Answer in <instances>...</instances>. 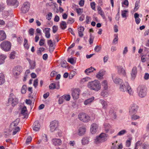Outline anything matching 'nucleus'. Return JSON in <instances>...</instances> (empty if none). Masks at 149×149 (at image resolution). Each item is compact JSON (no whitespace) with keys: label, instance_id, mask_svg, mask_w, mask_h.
Returning <instances> with one entry per match:
<instances>
[{"label":"nucleus","instance_id":"1","mask_svg":"<svg viewBox=\"0 0 149 149\" xmlns=\"http://www.w3.org/2000/svg\"><path fill=\"white\" fill-rule=\"evenodd\" d=\"M87 87L90 90L98 91L101 89V84L97 80H95L89 82L87 84Z\"/></svg>","mask_w":149,"mask_h":149},{"label":"nucleus","instance_id":"2","mask_svg":"<svg viewBox=\"0 0 149 149\" xmlns=\"http://www.w3.org/2000/svg\"><path fill=\"white\" fill-rule=\"evenodd\" d=\"M120 89L121 91L124 92L126 91L130 95H132V94L131 88L127 82H125V84H123L121 83Z\"/></svg>","mask_w":149,"mask_h":149},{"label":"nucleus","instance_id":"3","mask_svg":"<svg viewBox=\"0 0 149 149\" xmlns=\"http://www.w3.org/2000/svg\"><path fill=\"white\" fill-rule=\"evenodd\" d=\"M7 106H9L11 104L14 107L17 104L18 100L15 97L13 94L11 93L9 96Z\"/></svg>","mask_w":149,"mask_h":149},{"label":"nucleus","instance_id":"4","mask_svg":"<svg viewBox=\"0 0 149 149\" xmlns=\"http://www.w3.org/2000/svg\"><path fill=\"white\" fill-rule=\"evenodd\" d=\"M107 139V135L104 133H102L99 136H97L95 139V142L98 143L104 142Z\"/></svg>","mask_w":149,"mask_h":149},{"label":"nucleus","instance_id":"5","mask_svg":"<svg viewBox=\"0 0 149 149\" xmlns=\"http://www.w3.org/2000/svg\"><path fill=\"white\" fill-rule=\"evenodd\" d=\"M1 48L5 51H8L10 50L11 47V43L7 41H4L0 45Z\"/></svg>","mask_w":149,"mask_h":149},{"label":"nucleus","instance_id":"6","mask_svg":"<svg viewBox=\"0 0 149 149\" xmlns=\"http://www.w3.org/2000/svg\"><path fill=\"white\" fill-rule=\"evenodd\" d=\"M137 90L139 92V95L141 97H143L146 96L147 93V88L143 86H139Z\"/></svg>","mask_w":149,"mask_h":149},{"label":"nucleus","instance_id":"7","mask_svg":"<svg viewBox=\"0 0 149 149\" xmlns=\"http://www.w3.org/2000/svg\"><path fill=\"white\" fill-rule=\"evenodd\" d=\"M78 118L81 121L85 123L88 122L90 120V117L88 115L83 113L78 115Z\"/></svg>","mask_w":149,"mask_h":149},{"label":"nucleus","instance_id":"8","mask_svg":"<svg viewBox=\"0 0 149 149\" xmlns=\"http://www.w3.org/2000/svg\"><path fill=\"white\" fill-rule=\"evenodd\" d=\"M30 4L28 2H24L22 5L21 10L23 13H25L27 12L29 10Z\"/></svg>","mask_w":149,"mask_h":149},{"label":"nucleus","instance_id":"9","mask_svg":"<svg viewBox=\"0 0 149 149\" xmlns=\"http://www.w3.org/2000/svg\"><path fill=\"white\" fill-rule=\"evenodd\" d=\"M58 126V122L56 120L53 121L50 125V129L51 132H54L57 130Z\"/></svg>","mask_w":149,"mask_h":149},{"label":"nucleus","instance_id":"10","mask_svg":"<svg viewBox=\"0 0 149 149\" xmlns=\"http://www.w3.org/2000/svg\"><path fill=\"white\" fill-rule=\"evenodd\" d=\"M138 109V107L137 105L135 104H133L130 106L129 110V113L130 114L133 115L136 113Z\"/></svg>","mask_w":149,"mask_h":149},{"label":"nucleus","instance_id":"11","mask_svg":"<svg viewBox=\"0 0 149 149\" xmlns=\"http://www.w3.org/2000/svg\"><path fill=\"white\" fill-rule=\"evenodd\" d=\"M80 93V90L78 88H76L72 91V95L74 100L77 99L79 98Z\"/></svg>","mask_w":149,"mask_h":149},{"label":"nucleus","instance_id":"12","mask_svg":"<svg viewBox=\"0 0 149 149\" xmlns=\"http://www.w3.org/2000/svg\"><path fill=\"white\" fill-rule=\"evenodd\" d=\"M22 71V67L19 66L15 67L13 69V73L14 75H19Z\"/></svg>","mask_w":149,"mask_h":149},{"label":"nucleus","instance_id":"13","mask_svg":"<svg viewBox=\"0 0 149 149\" xmlns=\"http://www.w3.org/2000/svg\"><path fill=\"white\" fill-rule=\"evenodd\" d=\"M6 2L8 5L13 6L15 8L19 6V3L17 0H7Z\"/></svg>","mask_w":149,"mask_h":149},{"label":"nucleus","instance_id":"14","mask_svg":"<svg viewBox=\"0 0 149 149\" xmlns=\"http://www.w3.org/2000/svg\"><path fill=\"white\" fill-rule=\"evenodd\" d=\"M98 125L95 123H93L91 126V132L92 134L95 133L97 131Z\"/></svg>","mask_w":149,"mask_h":149},{"label":"nucleus","instance_id":"15","mask_svg":"<svg viewBox=\"0 0 149 149\" xmlns=\"http://www.w3.org/2000/svg\"><path fill=\"white\" fill-rule=\"evenodd\" d=\"M33 129L35 131H37L39 130L40 125L38 121L37 120L34 123L33 126Z\"/></svg>","mask_w":149,"mask_h":149},{"label":"nucleus","instance_id":"16","mask_svg":"<svg viewBox=\"0 0 149 149\" xmlns=\"http://www.w3.org/2000/svg\"><path fill=\"white\" fill-rule=\"evenodd\" d=\"M137 73V68L136 67H134L132 70L131 74V79L134 80L135 78Z\"/></svg>","mask_w":149,"mask_h":149},{"label":"nucleus","instance_id":"17","mask_svg":"<svg viewBox=\"0 0 149 149\" xmlns=\"http://www.w3.org/2000/svg\"><path fill=\"white\" fill-rule=\"evenodd\" d=\"M52 141L53 144L57 146H60L62 142V141L60 139L57 138L53 139Z\"/></svg>","mask_w":149,"mask_h":149},{"label":"nucleus","instance_id":"18","mask_svg":"<svg viewBox=\"0 0 149 149\" xmlns=\"http://www.w3.org/2000/svg\"><path fill=\"white\" fill-rule=\"evenodd\" d=\"M118 73L120 75L125 76L126 74L125 70L122 66H118L117 67Z\"/></svg>","mask_w":149,"mask_h":149},{"label":"nucleus","instance_id":"19","mask_svg":"<svg viewBox=\"0 0 149 149\" xmlns=\"http://www.w3.org/2000/svg\"><path fill=\"white\" fill-rule=\"evenodd\" d=\"M86 132V128L85 127H80L78 131V134L80 136L84 135Z\"/></svg>","mask_w":149,"mask_h":149},{"label":"nucleus","instance_id":"20","mask_svg":"<svg viewBox=\"0 0 149 149\" xmlns=\"http://www.w3.org/2000/svg\"><path fill=\"white\" fill-rule=\"evenodd\" d=\"M19 122L18 119H17L15 120L10 125V129H14L16 127H19L17 126Z\"/></svg>","mask_w":149,"mask_h":149},{"label":"nucleus","instance_id":"21","mask_svg":"<svg viewBox=\"0 0 149 149\" xmlns=\"http://www.w3.org/2000/svg\"><path fill=\"white\" fill-rule=\"evenodd\" d=\"M94 99V97H92L86 100L84 102V104L85 105L90 104L91 102L93 101Z\"/></svg>","mask_w":149,"mask_h":149},{"label":"nucleus","instance_id":"22","mask_svg":"<svg viewBox=\"0 0 149 149\" xmlns=\"http://www.w3.org/2000/svg\"><path fill=\"white\" fill-rule=\"evenodd\" d=\"M99 102L102 104V108L104 109H107L108 107V103L107 102L103 99H101L99 100Z\"/></svg>","mask_w":149,"mask_h":149},{"label":"nucleus","instance_id":"23","mask_svg":"<svg viewBox=\"0 0 149 149\" xmlns=\"http://www.w3.org/2000/svg\"><path fill=\"white\" fill-rule=\"evenodd\" d=\"M6 38V36L5 32L3 31H0V42L5 39Z\"/></svg>","mask_w":149,"mask_h":149},{"label":"nucleus","instance_id":"24","mask_svg":"<svg viewBox=\"0 0 149 149\" xmlns=\"http://www.w3.org/2000/svg\"><path fill=\"white\" fill-rule=\"evenodd\" d=\"M45 31V36L47 38H50V29L49 28H45L44 30Z\"/></svg>","mask_w":149,"mask_h":149},{"label":"nucleus","instance_id":"25","mask_svg":"<svg viewBox=\"0 0 149 149\" xmlns=\"http://www.w3.org/2000/svg\"><path fill=\"white\" fill-rule=\"evenodd\" d=\"M6 55L4 54H0V65L3 64L6 58Z\"/></svg>","mask_w":149,"mask_h":149},{"label":"nucleus","instance_id":"26","mask_svg":"<svg viewBox=\"0 0 149 149\" xmlns=\"http://www.w3.org/2000/svg\"><path fill=\"white\" fill-rule=\"evenodd\" d=\"M94 70H95V69L93 67H91L90 68H89L85 70V72L88 75L89 73L93 72Z\"/></svg>","mask_w":149,"mask_h":149},{"label":"nucleus","instance_id":"27","mask_svg":"<svg viewBox=\"0 0 149 149\" xmlns=\"http://www.w3.org/2000/svg\"><path fill=\"white\" fill-rule=\"evenodd\" d=\"M67 23L64 21H62L60 24V26L61 29L64 30L66 28Z\"/></svg>","mask_w":149,"mask_h":149},{"label":"nucleus","instance_id":"28","mask_svg":"<svg viewBox=\"0 0 149 149\" xmlns=\"http://www.w3.org/2000/svg\"><path fill=\"white\" fill-rule=\"evenodd\" d=\"M139 14L137 13H135L134 14V17L135 19V21L137 24H139L140 21V19L139 18Z\"/></svg>","mask_w":149,"mask_h":149},{"label":"nucleus","instance_id":"29","mask_svg":"<svg viewBox=\"0 0 149 149\" xmlns=\"http://www.w3.org/2000/svg\"><path fill=\"white\" fill-rule=\"evenodd\" d=\"M5 82L4 76L3 73H0V85L3 84Z\"/></svg>","mask_w":149,"mask_h":149},{"label":"nucleus","instance_id":"30","mask_svg":"<svg viewBox=\"0 0 149 149\" xmlns=\"http://www.w3.org/2000/svg\"><path fill=\"white\" fill-rule=\"evenodd\" d=\"M102 85L104 90H107L108 89V86L107 81H103L102 82Z\"/></svg>","mask_w":149,"mask_h":149},{"label":"nucleus","instance_id":"31","mask_svg":"<svg viewBox=\"0 0 149 149\" xmlns=\"http://www.w3.org/2000/svg\"><path fill=\"white\" fill-rule=\"evenodd\" d=\"M89 138L87 137H85L83 138L82 140V144L84 145L88 144L89 142Z\"/></svg>","mask_w":149,"mask_h":149},{"label":"nucleus","instance_id":"32","mask_svg":"<svg viewBox=\"0 0 149 149\" xmlns=\"http://www.w3.org/2000/svg\"><path fill=\"white\" fill-rule=\"evenodd\" d=\"M11 131H13V135L15 134L17 132L20 130L19 127H16L14 129H10Z\"/></svg>","mask_w":149,"mask_h":149},{"label":"nucleus","instance_id":"33","mask_svg":"<svg viewBox=\"0 0 149 149\" xmlns=\"http://www.w3.org/2000/svg\"><path fill=\"white\" fill-rule=\"evenodd\" d=\"M113 81L116 84H120V83H121L123 81V80L121 79L118 77L115 78L114 79H113Z\"/></svg>","mask_w":149,"mask_h":149},{"label":"nucleus","instance_id":"34","mask_svg":"<svg viewBox=\"0 0 149 149\" xmlns=\"http://www.w3.org/2000/svg\"><path fill=\"white\" fill-rule=\"evenodd\" d=\"M109 113L113 118L114 119L116 118V113L115 112H114L113 110H110L109 111Z\"/></svg>","mask_w":149,"mask_h":149},{"label":"nucleus","instance_id":"35","mask_svg":"<svg viewBox=\"0 0 149 149\" xmlns=\"http://www.w3.org/2000/svg\"><path fill=\"white\" fill-rule=\"evenodd\" d=\"M104 72L102 70L100 71L97 74L96 77L98 78H100L101 77L104 76Z\"/></svg>","mask_w":149,"mask_h":149},{"label":"nucleus","instance_id":"36","mask_svg":"<svg viewBox=\"0 0 149 149\" xmlns=\"http://www.w3.org/2000/svg\"><path fill=\"white\" fill-rule=\"evenodd\" d=\"M139 2L136 1L135 3V7L134 9V12L136 11L139 7Z\"/></svg>","mask_w":149,"mask_h":149},{"label":"nucleus","instance_id":"37","mask_svg":"<svg viewBox=\"0 0 149 149\" xmlns=\"http://www.w3.org/2000/svg\"><path fill=\"white\" fill-rule=\"evenodd\" d=\"M45 50V48L43 47L39 48V49L37 51V53L39 55H42V52H43Z\"/></svg>","mask_w":149,"mask_h":149},{"label":"nucleus","instance_id":"38","mask_svg":"<svg viewBox=\"0 0 149 149\" xmlns=\"http://www.w3.org/2000/svg\"><path fill=\"white\" fill-rule=\"evenodd\" d=\"M27 109L26 107L25 106H24L21 109V113L23 115H25L26 113V112L27 111Z\"/></svg>","mask_w":149,"mask_h":149},{"label":"nucleus","instance_id":"39","mask_svg":"<svg viewBox=\"0 0 149 149\" xmlns=\"http://www.w3.org/2000/svg\"><path fill=\"white\" fill-rule=\"evenodd\" d=\"M26 89L27 87L26 85H23L21 90L22 93L23 94H25L26 92Z\"/></svg>","mask_w":149,"mask_h":149},{"label":"nucleus","instance_id":"40","mask_svg":"<svg viewBox=\"0 0 149 149\" xmlns=\"http://www.w3.org/2000/svg\"><path fill=\"white\" fill-rule=\"evenodd\" d=\"M94 37L91 34H90V38L89 41L90 44L93 43Z\"/></svg>","mask_w":149,"mask_h":149},{"label":"nucleus","instance_id":"41","mask_svg":"<svg viewBox=\"0 0 149 149\" xmlns=\"http://www.w3.org/2000/svg\"><path fill=\"white\" fill-rule=\"evenodd\" d=\"M91 79L89 77H86L82 79L81 80V83H83L85 82H86L89 80H90Z\"/></svg>","mask_w":149,"mask_h":149},{"label":"nucleus","instance_id":"42","mask_svg":"<svg viewBox=\"0 0 149 149\" xmlns=\"http://www.w3.org/2000/svg\"><path fill=\"white\" fill-rule=\"evenodd\" d=\"M114 38L113 40V44H116L118 42V34H115L114 35Z\"/></svg>","mask_w":149,"mask_h":149},{"label":"nucleus","instance_id":"43","mask_svg":"<svg viewBox=\"0 0 149 149\" xmlns=\"http://www.w3.org/2000/svg\"><path fill=\"white\" fill-rule=\"evenodd\" d=\"M101 47L100 46L97 45L94 49V50L95 52H98L101 50Z\"/></svg>","mask_w":149,"mask_h":149},{"label":"nucleus","instance_id":"44","mask_svg":"<svg viewBox=\"0 0 149 149\" xmlns=\"http://www.w3.org/2000/svg\"><path fill=\"white\" fill-rule=\"evenodd\" d=\"M52 17V15L51 13L49 12L47 15H46V18L49 20H50L51 19Z\"/></svg>","mask_w":149,"mask_h":149},{"label":"nucleus","instance_id":"45","mask_svg":"<svg viewBox=\"0 0 149 149\" xmlns=\"http://www.w3.org/2000/svg\"><path fill=\"white\" fill-rule=\"evenodd\" d=\"M64 100H65L67 101H69L70 100V96L69 95H65L63 96Z\"/></svg>","mask_w":149,"mask_h":149},{"label":"nucleus","instance_id":"46","mask_svg":"<svg viewBox=\"0 0 149 149\" xmlns=\"http://www.w3.org/2000/svg\"><path fill=\"white\" fill-rule=\"evenodd\" d=\"M127 12L128 11L126 10H122L121 11V15L123 17H127L126 14Z\"/></svg>","mask_w":149,"mask_h":149},{"label":"nucleus","instance_id":"47","mask_svg":"<svg viewBox=\"0 0 149 149\" xmlns=\"http://www.w3.org/2000/svg\"><path fill=\"white\" fill-rule=\"evenodd\" d=\"M127 132V131L125 130H123L119 132L117 134V135L121 136Z\"/></svg>","mask_w":149,"mask_h":149},{"label":"nucleus","instance_id":"48","mask_svg":"<svg viewBox=\"0 0 149 149\" xmlns=\"http://www.w3.org/2000/svg\"><path fill=\"white\" fill-rule=\"evenodd\" d=\"M74 20L73 18L70 17L69 18L67 22V24H72L74 22Z\"/></svg>","mask_w":149,"mask_h":149},{"label":"nucleus","instance_id":"49","mask_svg":"<svg viewBox=\"0 0 149 149\" xmlns=\"http://www.w3.org/2000/svg\"><path fill=\"white\" fill-rule=\"evenodd\" d=\"M64 99L63 96L60 97L58 100V103L59 104H62L64 101Z\"/></svg>","mask_w":149,"mask_h":149},{"label":"nucleus","instance_id":"50","mask_svg":"<svg viewBox=\"0 0 149 149\" xmlns=\"http://www.w3.org/2000/svg\"><path fill=\"white\" fill-rule=\"evenodd\" d=\"M15 52H12L10 54V58L11 59L15 58Z\"/></svg>","mask_w":149,"mask_h":149},{"label":"nucleus","instance_id":"51","mask_svg":"<svg viewBox=\"0 0 149 149\" xmlns=\"http://www.w3.org/2000/svg\"><path fill=\"white\" fill-rule=\"evenodd\" d=\"M42 139L43 141L46 142L47 141V135L45 134H43L42 135Z\"/></svg>","mask_w":149,"mask_h":149},{"label":"nucleus","instance_id":"52","mask_svg":"<svg viewBox=\"0 0 149 149\" xmlns=\"http://www.w3.org/2000/svg\"><path fill=\"white\" fill-rule=\"evenodd\" d=\"M56 88V85L55 83H52L50 85L49 88L51 89H54Z\"/></svg>","mask_w":149,"mask_h":149},{"label":"nucleus","instance_id":"53","mask_svg":"<svg viewBox=\"0 0 149 149\" xmlns=\"http://www.w3.org/2000/svg\"><path fill=\"white\" fill-rule=\"evenodd\" d=\"M10 135V131L8 130L6 132H5L4 135L5 137L7 138Z\"/></svg>","mask_w":149,"mask_h":149},{"label":"nucleus","instance_id":"54","mask_svg":"<svg viewBox=\"0 0 149 149\" xmlns=\"http://www.w3.org/2000/svg\"><path fill=\"white\" fill-rule=\"evenodd\" d=\"M132 119L133 120H136L140 118V117L136 115H133L131 116Z\"/></svg>","mask_w":149,"mask_h":149},{"label":"nucleus","instance_id":"55","mask_svg":"<svg viewBox=\"0 0 149 149\" xmlns=\"http://www.w3.org/2000/svg\"><path fill=\"white\" fill-rule=\"evenodd\" d=\"M47 44L49 47H51L53 46H54V44L52 42V40H48L47 42Z\"/></svg>","mask_w":149,"mask_h":149},{"label":"nucleus","instance_id":"56","mask_svg":"<svg viewBox=\"0 0 149 149\" xmlns=\"http://www.w3.org/2000/svg\"><path fill=\"white\" fill-rule=\"evenodd\" d=\"M143 149H148L149 145L147 144L144 143L142 145Z\"/></svg>","mask_w":149,"mask_h":149},{"label":"nucleus","instance_id":"57","mask_svg":"<svg viewBox=\"0 0 149 149\" xmlns=\"http://www.w3.org/2000/svg\"><path fill=\"white\" fill-rule=\"evenodd\" d=\"M34 30L33 28H31L29 31V33L31 36H33L34 34Z\"/></svg>","mask_w":149,"mask_h":149},{"label":"nucleus","instance_id":"58","mask_svg":"<svg viewBox=\"0 0 149 149\" xmlns=\"http://www.w3.org/2000/svg\"><path fill=\"white\" fill-rule=\"evenodd\" d=\"M91 8L92 9L95 10V3L94 2H92L90 4Z\"/></svg>","mask_w":149,"mask_h":149},{"label":"nucleus","instance_id":"59","mask_svg":"<svg viewBox=\"0 0 149 149\" xmlns=\"http://www.w3.org/2000/svg\"><path fill=\"white\" fill-rule=\"evenodd\" d=\"M38 80L36 79L34 81L33 85L35 88H36L38 85Z\"/></svg>","mask_w":149,"mask_h":149},{"label":"nucleus","instance_id":"60","mask_svg":"<svg viewBox=\"0 0 149 149\" xmlns=\"http://www.w3.org/2000/svg\"><path fill=\"white\" fill-rule=\"evenodd\" d=\"M131 139L129 140H127L126 141V146L127 147H129L131 145Z\"/></svg>","mask_w":149,"mask_h":149},{"label":"nucleus","instance_id":"61","mask_svg":"<svg viewBox=\"0 0 149 149\" xmlns=\"http://www.w3.org/2000/svg\"><path fill=\"white\" fill-rule=\"evenodd\" d=\"M53 32L55 33L58 30L57 27L56 26H53Z\"/></svg>","mask_w":149,"mask_h":149},{"label":"nucleus","instance_id":"62","mask_svg":"<svg viewBox=\"0 0 149 149\" xmlns=\"http://www.w3.org/2000/svg\"><path fill=\"white\" fill-rule=\"evenodd\" d=\"M68 61L69 62L72 64L74 63V59L73 58H69L68 59Z\"/></svg>","mask_w":149,"mask_h":149},{"label":"nucleus","instance_id":"63","mask_svg":"<svg viewBox=\"0 0 149 149\" xmlns=\"http://www.w3.org/2000/svg\"><path fill=\"white\" fill-rule=\"evenodd\" d=\"M76 10L77 13L78 14H81L83 12L82 9L80 8L77 9Z\"/></svg>","mask_w":149,"mask_h":149},{"label":"nucleus","instance_id":"64","mask_svg":"<svg viewBox=\"0 0 149 149\" xmlns=\"http://www.w3.org/2000/svg\"><path fill=\"white\" fill-rule=\"evenodd\" d=\"M32 140V138L31 136H29L27 139L26 143H29V142H30Z\"/></svg>","mask_w":149,"mask_h":149}]
</instances>
